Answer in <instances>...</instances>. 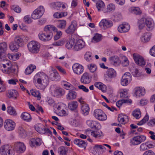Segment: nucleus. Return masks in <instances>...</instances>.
I'll return each mask as SVG.
<instances>
[{
	"instance_id": "nucleus-1",
	"label": "nucleus",
	"mask_w": 155,
	"mask_h": 155,
	"mask_svg": "<svg viewBox=\"0 0 155 155\" xmlns=\"http://www.w3.org/2000/svg\"><path fill=\"white\" fill-rule=\"evenodd\" d=\"M27 46L30 52L33 53H37L39 51L41 46L38 42L31 41L28 44Z\"/></svg>"
},
{
	"instance_id": "nucleus-2",
	"label": "nucleus",
	"mask_w": 155,
	"mask_h": 155,
	"mask_svg": "<svg viewBox=\"0 0 155 155\" xmlns=\"http://www.w3.org/2000/svg\"><path fill=\"white\" fill-rule=\"evenodd\" d=\"M39 76L37 78V83L42 86V88H45L47 85L48 81L47 80L48 76L43 73L40 72L37 74Z\"/></svg>"
},
{
	"instance_id": "nucleus-3",
	"label": "nucleus",
	"mask_w": 155,
	"mask_h": 155,
	"mask_svg": "<svg viewBox=\"0 0 155 155\" xmlns=\"http://www.w3.org/2000/svg\"><path fill=\"white\" fill-rule=\"evenodd\" d=\"M94 115L97 119L100 121H104L107 119L106 114L100 109L95 110L94 111Z\"/></svg>"
},
{
	"instance_id": "nucleus-4",
	"label": "nucleus",
	"mask_w": 155,
	"mask_h": 155,
	"mask_svg": "<svg viewBox=\"0 0 155 155\" xmlns=\"http://www.w3.org/2000/svg\"><path fill=\"white\" fill-rule=\"evenodd\" d=\"M45 10L42 6H40L39 8L35 10L31 15V17L34 19H37L40 18L43 15Z\"/></svg>"
},
{
	"instance_id": "nucleus-5",
	"label": "nucleus",
	"mask_w": 155,
	"mask_h": 155,
	"mask_svg": "<svg viewBox=\"0 0 155 155\" xmlns=\"http://www.w3.org/2000/svg\"><path fill=\"white\" fill-rule=\"evenodd\" d=\"M14 149L18 153H22L25 151L26 147L23 142H17L15 143Z\"/></svg>"
},
{
	"instance_id": "nucleus-6",
	"label": "nucleus",
	"mask_w": 155,
	"mask_h": 155,
	"mask_svg": "<svg viewBox=\"0 0 155 155\" xmlns=\"http://www.w3.org/2000/svg\"><path fill=\"white\" fill-rule=\"evenodd\" d=\"M132 80L131 74L128 72H126L122 76L120 83L123 86H126Z\"/></svg>"
},
{
	"instance_id": "nucleus-7",
	"label": "nucleus",
	"mask_w": 155,
	"mask_h": 155,
	"mask_svg": "<svg viewBox=\"0 0 155 155\" xmlns=\"http://www.w3.org/2000/svg\"><path fill=\"white\" fill-rule=\"evenodd\" d=\"M7 48V45L6 42L0 43V61H4L6 60V56L5 53Z\"/></svg>"
},
{
	"instance_id": "nucleus-8",
	"label": "nucleus",
	"mask_w": 155,
	"mask_h": 155,
	"mask_svg": "<svg viewBox=\"0 0 155 155\" xmlns=\"http://www.w3.org/2000/svg\"><path fill=\"white\" fill-rule=\"evenodd\" d=\"M0 153L2 155H13L11 146L6 144L2 146L1 148Z\"/></svg>"
},
{
	"instance_id": "nucleus-9",
	"label": "nucleus",
	"mask_w": 155,
	"mask_h": 155,
	"mask_svg": "<svg viewBox=\"0 0 155 155\" xmlns=\"http://www.w3.org/2000/svg\"><path fill=\"white\" fill-rule=\"evenodd\" d=\"M15 126V123L11 119L6 120L4 123V127L5 129L8 131H12L14 130Z\"/></svg>"
},
{
	"instance_id": "nucleus-10",
	"label": "nucleus",
	"mask_w": 155,
	"mask_h": 155,
	"mask_svg": "<svg viewBox=\"0 0 155 155\" xmlns=\"http://www.w3.org/2000/svg\"><path fill=\"white\" fill-rule=\"evenodd\" d=\"M2 65L5 69H2V71L4 73L8 74H12L16 70L15 69L12 68V64L9 61H8V62L5 64H3Z\"/></svg>"
},
{
	"instance_id": "nucleus-11",
	"label": "nucleus",
	"mask_w": 155,
	"mask_h": 155,
	"mask_svg": "<svg viewBox=\"0 0 155 155\" xmlns=\"http://www.w3.org/2000/svg\"><path fill=\"white\" fill-rule=\"evenodd\" d=\"M48 77L52 81H57L60 79V76L56 70L49 71L48 72Z\"/></svg>"
},
{
	"instance_id": "nucleus-12",
	"label": "nucleus",
	"mask_w": 155,
	"mask_h": 155,
	"mask_svg": "<svg viewBox=\"0 0 155 155\" xmlns=\"http://www.w3.org/2000/svg\"><path fill=\"white\" fill-rule=\"evenodd\" d=\"M133 57L135 63L137 65L140 66L145 65V61L141 56L137 53H134L133 54Z\"/></svg>"
},
{
	"instance_id": "nucleus-13",
	"label": "nucleus",
	"mask_w": 155,
	"mask_h": 155,
	"mask_svg": "<svg viewBox=\"0 0 155 155\" xmlns=\"http://www.w3.org/2000/svg\"><path fill=\"white\" fill-rule=\"evenodd\" d=\"M92 76L88 72H85L81 76V82L84 84L90 83L91 81Z\"/></svg>"
},
{
	"instance_id": "nucleus-14",
	"label": "nucleus",
	"mask_w": 155,
	"mask_h": 155,
	"mask_svg": "<svg viewBox=\"0 0 155 155\" xmlns=\"http://www.w3.org/2000/svg\"><path fill=\"white\" fill-rule=\"evenodd\" d=\"M56 28L52 25H48L46 26L44 28V31L46 35H48V37L51 38L53 36V32L54 31Z\"/></svg>"
},
{
	"instance_id": "nucleus-15",
	"label": "nucleus",
	"mask_w": 155,
	"mask_h": 155,
	"mask_svg": "<svg viewBox=\"0 0 155 155\" xmlns=\"http://www.w3.org/2000/svg\"><path fill=\"white\" fill-rule=\"evenodd\" d=\"M72 69L74 72L77 74L80 75L84 71L83 66L78 63L74 64L72 66Z\"/></svg>"
},
{
	"instance_id": "nucleus-16",
	"label": "nucleus",
	"mask_w": 155,
	"mask_h": 155,
	"mask_svg": "<svg viewBox=\"0 0 155 155\" xmlns=\"http://www.w3.org/2000/svg\"><path fill=\"white\" fill-rule=\"evenodd\" d=\"M100 26L102 28H109L113 25L112 21H108L106 19H103L99 24Z\"/></svg>"
},
{
	"instance_id": "nucleus-17",
	"label": "nucleus",
	"mask_w": 155,
	"mask_h": 155,
	"mask_svg": "<svg viewBox=\"0 0 155 155\" xmlns=\"http://www.w3.org/2000/svg\"><path fill=\"white\" fill-rule=\"evenodd\" d=\"M76 27L77 24L76 22L75 21H72L71 22V24L65 30L66 32L68 34H69L73 33L76 30Z\"/></svg>"
},
{
	"instance_id": "nucleus-18",
	"label": "nucleus",
	"mask_w": 155,
	"mask_h": 155,
	"mask_svg": "<svg viewBox=\"0 0 155 155\" xmlns=\"http://www.w3.org/2000/svg\"><path fill=\"white\" fill-rule=\"evenodd\" d=\"M86 132L87 134H91L92 136L94 137L95 138H100L103 136V133L100 130L94 131L87 130L86 131Z\"/></svg>"
},
{
	"instance_id": "nucleus-19",
	"label": "nucleus",
	"mask_w": 155,
	"mask_h": 155,
	"mask_svg": "<svg viewBox=\"0 0 155 155\" xmlns=\"http://www.w3.org/2000/svg\"><path fill=\"white\" fill-rule=\"evenodd\" d=\"M29 144L31 147H36L41 145V140L40 138H38L31 139L29 141Z\"/></svg>"
},
{
	"instance_id": "nucleus-20",
	"label": "nucleus",
	"mask_w": 155,
	"mask_h": 155,
	"mask_svg": "<svg viewBox=\"0 0 155 155\" xmlns=\"http://www.w3.org/2000/svg\"><path fill=\"white\" fill-rule=\"evenodd\" d=\"M74 144L77 145L80 147H83L84 149L86 148L87 143L81 139H75L74 141Z\"/></svg>"
},
{
	"instance_id": "nucleus-21",
	"label": "nucleus",
	"mask_w": 155,
	"mask_h": 155,
	"mask_svg": "<svg viewBox=\"0 0 155 155\" xmlns=\"http://www.w3.org/2000/svg\"><path fill=\"white\" fill-rule=\"evenodd\" d=\"M85 45L84 42L81 40H78L76 43L75 45L74 48V50L76 51H78L83 48Z\"/></svg>"
},
{
	"instance_id": "nucleus-22",
	"label": "nucleus",
	"mask_w": 155,
	"mask_h": 155,
	"mask_svg": "<svg viewBox=\"0 0 155 155\" xmlns=\"http://www.w3.org/2000/svg\"><path fill=\"white\" fill-rule=\"evenodd\" d=\"M130 29V26L128 24H122L120 25L118 29L120 32H127Z\"/></svg>"
},
{
	"instance_id": "nucleus-23",
	"label": "nucleus",
	"mask_w": 155,
	"mask_h": 155,
	"mask_svg": "<svg viewBox=\"0 0 155 155\" xmlns=\"http://www.w3.org/2000/svg\"><path fill=\"white\" fill-rule=\"evenodd\" d=\"M78 106V103L76 101H73L69 102L68 104V108L71 111L76 110Z\"/></svg>"
},
{
	"instance_id": "nucleus-24",
	"label": "nucleus",
	"mask_w": 155,
	"mask_h": 155,
	"mask_svg": "<svg viewBox=\"0 0 155 155\" xmlns=\"http://www.w3.org/2000/svg\"><path fill=\"white\" fill-rule=\"evenodd\" d=\"M46 128L45 126L42 124H38L35 127L36 130L41 134H44L45 133V131Z\"/></svg>"
},
{
	"instance_id": "nucleus-25",
	"label": "nucleus",
	"mask_w": 155,
	"mask_h": 155,
	"mask_svg": "<svg viewBox=\"0 0 155 155\" xmlns=\"http://www.w3.org/2000/svg\"><path fill=\"white\" fill-rule=\"evenodd\" d=\"M10 49L13 52H15L18 51L20 47L13 41H11L9 44Z\"/></svg>"
},
{
	"instance_id": "nucleus-26",
	"label": "nucleus",
	"mask_w": 155,
	"mask_h": 155,
	"mask_svg": "<svg viewBox=\"0 0 155 155\" xmlns=\"http://www.w3.org/2000/svg\"><path fill=\"white\" fill-rule=\"evenodd\" d=\"M135 94L137 97H140L144 95L145 94L144 90L140 87H137L135 88Z\"/></svg>"
},
{
	"instance_id": "nucleus-27",
	"label": "nucleus",
	"mask_w": 155,
	"mask_h": 155,
	"mask_svg": "<svg viewBox=\"0 0 155 155\" xmlns=\"http://www.w3.org/2000/svg\"><path fill=\"white\" fill-rule=\"evenodd\" d=\"M77 93L75 91L70 90L66 96L67 99L69 101L75 99L76 97Z\"/></svg>"
},
{
	"instance_id": "nucleus-28",
	"label": "nucleus",
	"mask_w": 155,
	"mask_h": 155,
	"mask_svg": "<svg viewBox=\"0 0 155 155\" xmlns=\"http://www.w3.org/2000/svg\"><path fill=\"white\" fill-rule=\"evenodd\" d=\"M90 108L89 106L87 104H82L81 105V110L82 114L84 115L88 114Z\"/></svg>"
},
{
	"instance_id": "nucleus-29",
	"label": "nucleus",
	"mask_w": 155,
	"mask_h": 155,
	"mask_svg": "<svg viewBox=\"0 0 155 155\" xmlns=\"http://www.w3.org/2000/svg\"><path fill=\"white\" fill-rule=\"evenodd\" d=\"M38 36L39 39L43 41H48L51 38L50 37H48V35H46L45 32L42 33H39Z\"/></svg>"
},
{
	"instance_id": "nucleus-30",
	"label": "nucleus",
	"mask_w": 155,
	"mask_h": 155,
	"mask_svg": "<svg viewBox=\"0 0 155 155\" xmlns=\"http://www.w3.org/2000/svg\"><path fill=\"white\" fill-rule=\"evenodd\" d=\"M21 117L24 120L26 121L29 122L31 120V115L27 112L23 113L21 114Z\"/></svg>"
},
{
	"instance_id": "nucleus-31",
	"label": "nucleus",
	"mask_w": 155,
	"mask_h": 155,
	"mask_svg": "<svg viewBox=\"0 0 155 155\" xmlns=\"http://www.w3.org/2000/svg\"><path fill=\"white\" fill-rule=\"evenodd\" d=\"M146 20L145 23L146 24L147 27V30L150 31L152 30L153 27V23L151 19L146 18Z\"/></svg>"
},
{
	"instance_id": "nucleus-32",
	"label": "nucleus",
	"mask_w": 155,
	"mask_h": 155,
	"mask_svg": "<svg viewBox=\"0 0 155 155\" xmlns=\"http://www.w3.org/2000/svg\"><path fill=\"white\" fill-rule=\"evenodd\" d=\"M65 94L64 90L61 88L55 89L54 92V96H62Z\"/></svg>"
},
{
	"instance_id": "nucleus-33",
	"label": "nucleus",
	"mask_w": 155,
	"mask_h": 155,
	"mask_svg": "<svg viewBox=\"0 0 155 155\" xmlns=\"http://www.w3.org/2000/svg\"><path fill=\"white\" fill-rule=\"evenodd\" d=\"M94 86L97 88L101 90L103 92H104L106 90V86L101 82H97L95 83Z\"/></svg>"
},
{
	"instance_id": "nucleus-34",
	"label": "nucleus",
	"mask_w": 155,
	"mask_h": 155,
	"mask_svg": "<svg viewBox=\"0 0 155 155\" xmlns=\"http://www.w3.org/2000/svg\"><path fill=\"white\" fill-rule=\"evenodd\" d=\"M36 68V66L32 64L29 65L25 69V74H30Z\"/></svg>"
},
{
	"instance_id": "nucleus-35",
	"label": "nucleus",
	"mask_w": 155,
	"mask_h": 155,
	"mask_svg": "<svg viewBox=\"0 0 155 155\" xmlns=\"http://www.w3.org/2000/svg\"><path fill=\"white\" fill-rule=\"evenodd\" d=\"M129 11L130 12L136 15H140L141 13L140 10L138 7H131L129 8Z\"/></svg>"
},
{
	"instance_id": "nucleus-36",
	"label": "nucleus",
	"mask_w": 155,
	"mask_h": 155,
	"mask_svg": "<svg viewBox=\"0 0 155 155\" xmlns=\"http://www.w3.org/2000/svg\"><path fill=\"white\" fill-rule=\"evenodd\" d=\"M127 118V116L120 114L118 115L117 120L119 123L121 124H125L126 123L125 120Z\"/></svg>"
},
{
	"instance_id": "nucleus-37",
	"label": "nucleus",
	"mask_w": 155,
	"mask_h": 155,
	"mask_svg": "<svg viewBox=\"0 0 155 155\" xmlns=\"http://www.w3.org/2000/svg\"><path fill=\"white\" fill-rule=\"evenodd\" d=\"M116 72L113 68L109 69L107 72V75L110 78H112L116 76Z\"/></svg>"
},
{
	"instance_id": "nucleus-38",
	"label": "nucleus",
	"mask_w": 155,
	"mask_h": 155,
	"mask_svg": "<svg viewBox=\"0 0 155 155\" xmlns=\"http://www.w3.org/2000/svg\"><path fill=\"white\" fill-rule=\"evenodd\" d=\"M18 95V93L16 90H14L12 91H8L7 96L9 98L13 97L14 99H16Z\"/></svg>"
},
{
	"instance_id": "nucleus-39",
	"label": "nucleus",
	"mask_w": 155,
	"mask_h": 155,
	"mask_svg": "<svg viewBox=\"0 0 155 155\" xmlns=\"http://www.w3.org/2000/svg\"><path fill=\"white\" fill-rule=\"evenodd\" d=\"M68 151L67 148L63 146L60 147L58 149V152L60 155H67Z\"/></svg>"
},
{
	"instance_id": "nucleus-40",
	"label": "nucleus",
	"mask_w": 155,
	"mask_h": 155,
	"mask_svg": "<svg viewBox=\"0 0 155 155\" xmlns=\"http://www.w3.org/2000/svg\"><path fill=\"white\" fill-rule=\"evenodd\" d=\"M132 102V101L130 99H123L118 101L116 102V104L117 107H120L124 103H131Z\"/></svg>"
},
{
	"instance_id": "nucleus-41",
	"label": "nucleus",
	"mask_w": 155,
	"mask_h": 155,
	"mask_svg": "<svg viewBox=\"0 0 155 155\" xmlns=\"http://www.w3.org/2000/svg\"><path fill=\"white\" fill-rule=\"evenodd\" d=\"M19 47L22 45L23 42V39L20 36H16L13 41Z\"/></svg>"
},
{
	"instance_id": "nucleus-42",
	"label": "nucleus",
	"mask_w": 155,
	"mask_h": 155,
	"mask_svg": "<svg viewBox=\"0 0 155 155\" xmlns=\"http://www.w3.org/2000/svg\"><path fill=\"white\" fill-rule=\"evenodd\" d=\"M150 39V35L149 33L144 34L143 36L140 38L141 41L146 42L148 41Z\"/></svg>"
},
{
	"instance_id": "nucleus-43",
	"label": "nucleus",
	"mask_w": 155,
	"mask_h": 155,
	"mask_svg": "<svg viewBox=\"0 0 155 155\" xmlns=\"http://www.w3.org/2000/svg\"><path fill=\"white\" fill-rule=\"evenodd\" d=\"M21 56V54L20 53L18 52L13 54V55H9L8 57L10 60L15 61L18 59Z\"/></svg>"
},
{
	"instance_id": "nucleus-44",
	"label": "nucleus",
	"mask_w": 155,
	"mask_h": 155,
	"mask_svg": "<svg viewBox=\"0 0 155 155\" xmlns=\"http://www.w3.org/2000/svg\"><path fill=\"white\" fill-rule=\"evenodd\" d=\"M75 43L73 39H71L67 42L66 44V47L68 49H71L74 45Z\"/></svg>"
},
{
	"instance_id": "nucleus-45",
	"label": "nucleus",
	"mask_w": 155,
	"mask_h": 155,
	"mask_svg": "<svg viewBox=\"0 0 155 155\" xmlns=\"http://www.w3.org/2000/svg\"><path fill=\"white\" fill-rule=\"evenodd\" d=\"M146 21V18H143L138 21V27L140 29H141L144 27L145 25Z\"/></svg>"
},
{
	"instance_id": "nucleus-46",
	"label": "nucleus",
	"mask_w": 155,
	"mask_h": 155,
	"mask_svg": "<svg viewBox=\"0 0 155 155\" xmlns=\"http://www.w3.org/2000/svg\"><path fill=\"white\" fill-rule=\"evenodd\" d=\"M139 137H138V136H136L134 137L130 140V143L132 145H134L140 144V143L139 141Z\"/></svg>"
},
{
	"instance_id": "nucleus-47",
	"label": "nucleus",
	"mask_w": 155,
	"mask_h": 155,
	"mask_svg": "<svg viewBox=\"0 0 155 155\" xmlns=\"http://www.w3.org/2000/svg\"><path fill=\"white\" fill-rule=\"evenodd\" d=\"M7 112L11 115H16L17 114L15 109L12 106H9L7 107Z\"/></svg>"
},
{
	"instance_id": "nucleus-48",
	"label": "nucleus",
	"mask_w": 155,
	"mask_h": 155,
	"mask_svg": "<svg viewBox=\"0 0 155 155\" xmlns=\"http://www.w3.org/2000/svg\"><path fill=\"white\" fill-rule=\"evenodd\" d=\"M104 6L105 5L104 3L101 0H99L97 1L96 4L97 8L99 11H100V10L102 8H103Z\"/></svg>"
},
{
	"instance_id": "nucleus-49",
	"label": "nucleus",
	"mask_w": 155,
	"mask_h": 155,
	"mask_svg": "<svg viewBox=\"0 0 155 155\" xmlns=\"http://www.w3.org/2000/svg\"><path fill=\"white\" fill-rule=\"evenodd\" d=\"M67 15V13L66 12H61V13L57 12L54 14V16L55 18H59L66 16Z\"/></svg>"
},
{
	"instance_id": "nucleus-50",
	"label": "nucleus",
	"mask_w": 155,
	"mask_h": 155,
	"mask_svg": "<svg viewBox=\"0 0 155 155\" xmlns=\"http://www.w3.org/2000/svg\"><path fill=\"white\" fill-rule=\"evenodd\" d=\"M19 135L21 137L25 138L26 136V132L25 130L21 127H19L18 128Z\"/></svg>"
},
{
	"instance_id": "nucleus-51",
	"label": "nucleus",
	"mask_w": 155,
	"mask_h": 155,
	"mask_svg": "<svg viewBox=\"0 0 155 155\" xmlns=\"http://www.w3.org/2000/svg\"><path fill=\"white\" fill-rule=\"evenodd\" d=\"M109 60L110 61H111L114 64L119 63H120L119 58L117 56L114 55L110 57L109 58Z\"/></svg>"
},
{
	"instance_id": "nucleus-52",
	"label": "nucleus",
	"mask_w": 155,
	"mask_h": 155,
	"mask_svg": "<svg viewBox=\"0 0 155 155\" xmlns=\"http://www.w3.org/2000/svg\"><path fill=\"white\" fill-rule=\"evenodd\" d=\"M132 114L137 119L140 118L141 117V113L140 109H137L134 110Z\"/></svg>"
},
{
	"instance_id": "nucleus-53",
	"label": "nucleus",
	"mask_w": 155,
	"mask_h": 155,
	"mask_svg": "<svg viewBox=\"0 0 155 155\" xmlns=\"http://www.w3.org/2000/svg\"><path fill=\"white\" fill-rule=\"evenodd\" d=\"M115 9V6L113 4H110L108 5L107 6V11L105 12H110L114 11Z\"/></svg>"
},
{
	"instance_id": "nucleus-54",
	"label": "nucleus",
	"mask_w": 155,
	"mask_h": 155,
	"mask_svg": "<svg viewBox=\"0 0 155 155\" xmlns=\"http://www.w3.org/2000/svg\"><path fill=\"white\" fill-rule=\"evenodd\" d=\"M31 95L35 97H36L38 100H40L41 98V94L40 92L37 91H31Z\"/></svg>"
},
{
	"instance_id": "nucleus-55",
	"label": "nucleus",
	"mask_w": 155,
	"mask_h": 155,
	"mask_svg": "<svg viewBox=\"0 0 155 155\" xmlns=\"http://www.w3.org/2000/svg\"><path fill=\"white\" fill-rule=\"evenodd\" d=\"M59 24L58 27L61 29H64L66 24V21L65 20H59Z\"/></svg>"
},
{
	"instance_id": "nucleus-56",
	"label": "nucleus",
	"mask_w": 155,
	"mask_h": 155,
	"mask_svg": "<svg viewBox=\"0 0 155 155\" xmlns=\"http://www.w3.org/2000/svg\"><path fill=\"white\" fill-rule=\"evenodd\" d=\"M91 53L89 52H86L84 55V58L86 60L89 62H90L92 60Z\"/></svg>"
},
{
	"instance_id": "nucleus-57",
	"label": "nucleus",
	"mask_w": 155,
	"mask_h": 155,
	"mask_svg": "<svg viewBox=\"0 0 155 155\" xmlns=\"http://www.w3.org/2000/svg\"><path fill=\"white\" fill-rule=\"evenodd\" d=\"M127 92L126 89H124L120 93V96L122 98H126L128 97Z\"/></svg>"
},
{
	"instance_id": "nucleus-58",
	"label": "nucleus",
	"mask_w": 155,
	"mask_h": 155,
	"mask_svg": "<svg viewBox=\"0 0 155 155\" xmlns=\"http://www.w3.org/2000/svg\"><path fill=\"white\" fill-rule=\"evenodd\" d=\"M90 71L91 72H94L97 70V67L94 64H91L88 65Z\"/></svg>"
},
{
	"instance_id": "nucleus-59",
	"label": "nucleus",
	"mask_w": 155,
	"mask_h": 155,
	"mask_svg": "<svg viewBox=\"0 0 155 155\" xmlns=\"http://www.w3.org/2000/svg\"><path fill=\"white\" fill-rule=\"evenodd\" d=\"M62 84L64 87L68 90H69V88L71 86H72V85L71 84L64 81H63Z\"/></svg>"
},
{
	"instance_id": "nucleus-60",
	"label": "nucleus",
	"mask_w": 155,
	"mask_h": 155,
	"mask_svg": "<svg viewBox=\"0 0 155 155\" xmlns=\"http://www.w3.org/2000/svg\"><path fill=\"white\" fill-rule=\"evenodd\" d=\"M149 119V117L147 116H145L137 124L139 125H141L145 123Z\"/></svg>"
},
{
	"instance_id": "nucleus-61",
	"label": "nucleus",
	"mask_w": 155,
	"mask_h": 155,
	"mask_svg": "<svg viewBox=\"0 0 155 155\" xmlns=\"http://www.w3.org/2000/svg\"><path fill=\"white\" fill-rule=\"evenodd\" d=\"M54 31L56 32L57 33L56 35L54 36V38L55 40H57L59 39L61 36L62 33L60 31H57V29L56 28V30Z\"/></svg>"
},
{
	"instance_id": "nucleus-62",
	"label": "nucleus",
	"mask_w": 155,
	"mask_h": 155,
	"mask_svg": "<svg viewBox=\"0 0 155 155\" xmlns=\"http://www.w3.org/2000/svg\"><path fill=\"white\" fill-rule=\"evenodd\" d=\"M24 21L26 23L29 24L32 22V20L29 15H26L24 18Z\"/></svg>"
},
{
	"instance_id": "nucleus-63",
	"label": "nucleus",
	"mask_w": 155,
	"mask_h": 155,
	"mask_svg": "<svg viewBox=\"0 0 155 155\" xmlns=\"http://www.w3.org/2000/svg\"><path fill=\"white\" fill-rule=\"evenodd\" d=\"M101 35L96 34L93 38V39L96 42H98L101 40Z\"/></svg>"
},
{
	"instance_id": "nucleus-64",
	"label": "nucleus",
	"mask_w": 155,
	"mask_h": 155,
	"mask_svg": "<svg viewBox=\"0 0 155 155\" xmlns=\"http://www.w3.org/2000/svg\"><path fill=\"white\" fill-rule=\"evenodd\" d=\"M87 123L89 126L91 128L96 127L95 123V121L89 120L87 121Z\"/></svg>"
}]
</instances>
